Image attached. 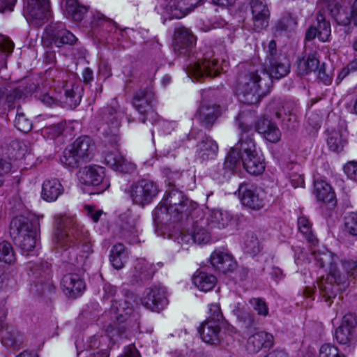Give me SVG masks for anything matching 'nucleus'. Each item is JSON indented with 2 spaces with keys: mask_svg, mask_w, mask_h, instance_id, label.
I'll return each instance as SVG.
<instances>
[{
  "mask_svg": "<svg viewBox=\"0 0 357 357\" xmlns=\"http://www.w3.org/2000/svg\"><path fill=\"white\" fill-rule=\"evenodd\" d=\"M238 190L243 205L253 210H259L264 206L266 194L261 188L241 183Z\"/></svg>",
  "mask_w": 357,
  "mask_h": 357,
  "instance_id": "nucleus-15",
  "label": "nucleus"
},
{
  "mask_svg": "<svg viewBox=\"0 0 357 357\" xmlns=\"http://www.w3.org/2000/svg\"><path fill=\"white\" fill-rule=\"evenodd\" d=\"M253 29L259 32L268 25L269 10L263 0H252Z\"/></svg>",
  "mask_w": 357,
  "mask_h": 357,
  "instance_id": "nucleus-24",
  "label": "nucleus"
},
{
  "mask_svg": "<svg viewBox=\"0 0 357 357\" xmlns=\"http://www.w3.org/2000/svg\"><path fill=\"white\" fill-rule=\"evenodd\" d=\"M119 219L121 237L127 239L130 243L138 242L139 215L128 208L119 215Z\"/></svg>",
  "mask_w": 357,
  "mask_h": 357,
  "instance_id": "nucleus-12",
  "label": "nucleus"
},
{
  "mask_svg": "<svg viewBox=\"0 0 357 357\" xmlns=\"http://www.w3.org/2000/svg\"><path fill=\"white\" fill-rule=\"evenodd\" d=\"M211 51H206L202 58L189 65L188 74L195 79L215 77L220 73V64L217 59L213 58Z\"/></svg>",
  "mask_w": 357,
  "mask_h": 357,
  "instance_id": "nucleus-10",
  "label": "nucleus"
},
{
  "mask_svg": "<svg viewBox=\"0 0 357 357\" xmlns=\"http://www.w3.org/2000/svg\"><path fill=\"white\" fill-rule=\"evenodd\" d=\"M297 224L300 232L308 242L312 244L317 242V239L312 231V223L306 216L301 215L298 217Z\"/></svg>",
  "mask_w": 357,
  "mask_h": 357,
  "instance_id": "nucleus-46",
  "label": "nucleus"
},
{
  "mask_svg": "<svg viewBox=\"0 0 357 357\" xmlns=\"http://www.w3.org/2000/svg\"><path fill=\"white\" fill-rule=\"evenodd\" d=\"M192 281L200 291L207 292L214 288L217 279L213 274L202 270H197L194 273Z\"/></svg>",
  "mask_w": 357,
  "mask_h": 357,
  "instance_id": "nucleus-38",
  "label": "nucleus"
},
{
  "mask_svg": "<svg viewBox=\"0 0 357 357\" xmlns=\"http://www.w3.org/2000/svg\"><path fill=\"white\" fill-rule=\"evenodd\" d=\"M79 174L81 177L89 178H105L107 176L105 168L97 165L85 166L79 171Z\"/></svg>",
  "mask_w": 357,
  "mask_h": 357,
  "instance_id": "nucleus-48",
  "label": "nucleus"
},
{
  "mask_svg": "<svg viewBox=\"0 0 357 357\" xmlns=\"http://www.w3.org/2000/svg\"><path fill=\"white\" fill-rule=\"evenodd\" d=\"M266 68L268 69V72L266 73L270 76L271 82L273 78L279 79L289 73V63L284 56L270 61Z\"/></svg>",
  "mask_w": 357,
  "mask_h": 357,
  "instance_id": "nucleus-33",
  "label": "nucleus"
},
{
  "mask_svg": "<svg viewBox=\"0 0 357 357\" xmlns=\"http://www.w3.org/2000/svg\"><path fill=\"white\" fill-rule=\"evenodd\" d=\"M167 11L169 15L176 19L185 17L194 10L199 0H166Z\"/></svg>",
  "mask_w": 357,
  "mask_h": 357,
  "instance_id": "nucleus-27",
  "label": "nucleus"
},
{
  "mask_svg": "<svg viewBox=\"0 0 357 357\" xmlns=\"http://www.w3.org/2000/svg\"><path fill=\"white\" fill-rule=\"evenodd\" d=\"M218 146L213 139L205 137L197 146V156L202 161L213 160L217 155Z\"/></svg>",
  "mask_w": 357,
  "mask_h": 357,
  "instance_id": "nucleus-32",
  "label": "nucleus"
},
{
  "mask_svg": "<svg viewBox=\"0 0 357 357\" xmlns=\"http://www.w3.org/2000/svg\"><path fill=\"white\" fill-rule=\"evenodd\" d=\"M126 113L124 109H120L115 106L107 107L102 110V132L106 136L111 135L116 139L120 119Z\"/></svg>",
  "mask_w": 357,
  "mask_h": 357,
  "instance_id": "nucleus-16",
  "label": "nucleus"
},
{
  "mask_svg": "<svg viewBox=\"0 0 357 357\" xmlns=\"http://www.w3.org/2000/svg\"><path fill=\"white\" fill-rule=\"evenodd\" d=\"M319 357H346L340 354L338 349L331 344H323L319 349Z\"/></svg>",
  "mask_w": 357,
  "mask_h": 357,
  "instance_id": "nucleus-55",
  "label": "nucleus"
},
{
  "mask_svg": "<svg viewBox=\"0 0 357 357\" xmlns=\"http://www.w3.org/2000/svg\"><path fill=\"white\" fill-rule=\"evenodd\" d=\"M63 192L59 180H45L42 185L41 197L47 202L55 201Z\"/></svg>",
  "mask_w": 357,
  "mask_h": 357,
  "instance_id": "nucleus-40",
  "label": "nucleus"
},
{
  "mask_svg": "<svg viewBox=\"0 0 357 357\" xmlns=\"http://www.w3.org/2000/svg\"><path fill=\"white\" fill-rule=\"evenodd\" d=\"M65 123H57L45 128V132L50 137L54 138L61 135L64 130Z\"/></svg>",
  "mask_w": 357,
  "mask_h": 357,
  "instance_id": "nucleus-61",
  "label": "nucleus"
},
{
  "mask_svg": "<svg viewBox=\"0 0 357 357\" xmlns=\"http://www.w3.org/2000/svg\"><path fill=\"white\" fill-rule=\"evenodd\" d=\"M317 79L326 86H328L332 83L333 75L331 71L326 69L324 63L318 70Z\"/></svg>",
  "mask_w": 357,
  "mask_h": 357,
  "instance_id": "nucleus-60",
  "label": "nucleus"
},
{
  "mask_svg": "<svg viewBox=\"0 0 357 357\" xmlns=\"http://www.w3.org/2000/svg\"><path fill=\"white\" fill-rule=\"evenodd\" d=\"M195 45V38L189 29L178 27L175 30L174 45L175 52L178 54H188L192 50Z\"/></svg>",
  "mask_w": 357,
  "mask_h": 357,
  "instance_id": "nucleus-23",
  "label": "nucleus"
},
{
  "mask_svg": "<svg viewBox=\"0 0 357 357\" xmlns=\"http://www.w3.org/2000/svg\"><path fill=\"white\" fill-rule=\"evenodd\" d=\"M47 36L52 40L54 44L60 47L63 45H73L77 41L75 35L66 29L62 22H56L50 25L46 29Z\"/></svg>",
  "mask_w": 357,
  "mask_h": 357,
  "instance_id": "nucleus-20",
  "label": "nucleus"
},
{
  "mask_svg": "<svg viewBox=\"0 0 357 357\" xmlns=\"http://www.w3.org/2000/svg\"><path fill=\"white\" fill-rule=\"evenodd\" d=\"M274 344L273 335L265 331H256L248 335L245 342V349L250 354H255L261 350L268 351Z\"/></svg>",
  "mask_w": 357,
  "mask_h": 357,
  "instance_id": "nucleus-14",
  "label": "nucleus"
},
{
  "mask_svg": "<svg viewBox=\"0 0 357 357\" xmlns=\"http://www.w3.org/2000/svg\"><path fill=\"white\" fill-rule=\"evenodd\" d=\"M341 326H344L349 329L353 331V329L357 326V318L351 313L346 314L342 319Z\"/></svg>",
  "mask_w": 357,
  "mask_h": 357,
  "instance_id": "nucleus-64",
  "label": "nucleus"
},
{
  "mask_svg": "<svg viewBox=\"0 0 357 357\" xmlns=\"http://www.w3.org/2000/svg\"><path fill=\"white\" fill-rule=\"evenodd\" d=\"M255 129L269 142L276 143L281 138L282 134L279 128L268 118H259L255 124Z\"/></svg>",
  "mask_w": 357,
  "mask_h": 357,
  "instance_id": "nucleus-26",
  "label": "nucleus"
},
{
  "mask_svg": "<svg viewBox=\"0 0 357 357\" xmlns=\"http://www.w3.org/2000/svg\"><path fill=\"white\" fill-rule=\"evenodd\" d=\"M38 240V233L29 234L26 236H17L13 239L14 244L18 247L23 255H29L34 250Z\"/></svg>",
  "mask_w": 357,
  "mask_h": 357,
  "instance_id": "nucleus-43",
  "label": "nucleus"
},
{
  "mask_svg": "<svg viewBox=\"0 0 357 357\" xmlns=\"http://www.w3.org/2000/svg\"><path fill=\"white\" fill-rule=\"evenodd\" d=\"M125 246L122 243L114 245L109 254V261L112 266L117 270L122 268L126 259Z\"/></svg>",
  "mask_w": 357,
  "mask_h": 357,
  "instance_id": "nucleus-45",
  "label": "nucleus"
},
{
  "mask_svg": "<svg viewBox=\"0 0 357 357\" xmlns=\"http://www.w3.org/2000/svg\"><path fill=\"white\" fill-rule=\"evenodd\" d=\"M264 50L266 53L265 60V66H268V63L282 57L278 54L277 45L274 40L269 41L267 47H264Z\"/></svg>",
  "mask_w": 357,
  "mask_h": 357,
  "instance_id": "nucleus-57",
  "label": "nucleus"
},
{
  "mask_svg": "<svg viewBox=\"0 0 357 357\" xmlns=\"http://www.w3.org/2000/svg\"><path fill=\"white\" fill-rule=\"evenodd\" d=\"M14 124L15 128L22 132H28L32 128L31 121L26 116L20 107L17 109Z\"/></svg>",
  "mask_w": 357,
  "mask_h": 357,
  "instance_id": "nucleus-50",
  "label": "nucleus"
},
{
  "mask_svg": "<svg viewBox=\"0 0 357 357\" xmlns=\"http://www.w3.org/2000/svg\"><path fill=\"white\" fill-rule=\"evenodd\" d=\"M250 305L259 316L266 317L269 314V308L266 301L260 298H252L249 301Z\"/></svg>",
  "mask_w": 357,
  "mask_h": 357,
  "instance_id": "nucleus-52",
  "label": "nucleus"
},
{
  "mask_svg": "<svg viewBox=\"0 0 357 357\" xmlns=\"http://www.w3.org/2000/svg\"><path fill=\"white\" fill-rule=\"evenodd\" d=\"M317 25L315 27L318 32V38L321 42H326L331 33V24L321 13L317 15Z\"/></svg>",
  "mask_w": 357,
  "mask_h": 357,
  "instance_id": "nucleus-47",
  "label": "nucleus"
},
{
  "mask_svg": "<svg viewBox=\"0 0 357 357\" xmlns=\"http://www.w3.org/2000/svg\"><path fill=\"white\" fill-rule=\"evenodd\" d=\"M204 219L207 220L209 227L213 229H222L227 227L232 219L230 213L221 209H213L205 213Z\"/></svg>",
  "mask_w": 357,
  "mask_h": 357,
  "instance_id": "nucleus-30",
  "label": "nucleus"
},
{
  "mask_svg": "<svg viewBox=\"0 0 357 357\" xmlns=\"http://www.w3.org/2000/svg\"><path fill=\"white\" fill-rule=\"evenodd\" d=\"M282 110L276 112L275 116L278 119H282L284 123L288 127L294 128L297 126V116L292 112H289V114H284L282 116Z\"/></svg>",
  "mask_w": 357,
  "mask_h": 357,
  "instance_id": "nucleus-56",
  "label": "nucleus"
},
{
  "mask_svg": "<svg viewBox=\"0 0 357 357\" xmlns=\"http://www.w3.org/2000/svg\"><path fill=\"white\" fill-rule=\"evenodd\" d=\"M111 310L116 319L118 335L127 337L131 331H137L139 328V315L133 309L130 298L113 301Z\"/></svg>",
  "mask_w": 357,
  "mask_h": 357,
  "instance_id": "nucleus-7",
  "label": "nucleus"
},
{
  "mask_svg": "<svg viewBox=\"0 0 357 357\" xmlns=\"http://www.w3.org/2000/svg\"><path fill=\"white\" fill-rule=\"evenodd\" d=\"M243 250L252 256H256L261 250L260 244L256 235L248 234L244 240Z\"/></svg>",
  "mask_w": 357,
  "mask_h": 357,
  "instance_id": "nucleus-49",
  "label": "nucleus"
},
{
  "mask_svg": "<svg viewBox=\"0 0 357 357\" xmlns=\"http://www.w3.org/2000/svg\"><path fill=\"white\" fill-rule=\"evenodd\" d=\"M210 263L215 271L224 274L234 271L237 266L231 254L222 248L215 249L211 253Z\"/></svg>",
  "mask_w": 357,
  "mask_h": 357,
  "instance_id": "nucleus-19",
  "label": "nucleus"
},
{
  "mask_svg": "<svg viewBox=\"0 0 357 357\" xmlns=\"http://www.w3.org/2000/svg\"><path fill=\"white\" fill-rule=\"evenodd\" d=\"M142 305L151 311H159L168 305L167 291L162 287L150 288L141 299Z\"/></svg>",
  "mask_w": 357,
  "mask_h": 357,
  "instance_id": "nucleus-18",
  "label": "nucleus"
},
{
  "mask_svg": "<svg viewBox=\"0 0 357 357\" xmlns=\"http://www.w3.org/2000/svg\"><path fill=\"white\" fill-rule=\"evenodd\" d=\"M343 268L351 276H357V261L347 259L342 261Z\"/></svg>",
  "mask_w": 357,
  "mask_h": 357,
  "instance_id": "nucleus-63",
  "label": "nucleus"
},
{
  "mask_svg": "<svg viewBox=\"0 0 357 357\" xmlns=\"http://www.w3.org/2000/svg\"><path fill=\"white\" fill-rule=\"evenodd\" d=\"M83 95L82 86L73 80H68L56 86L51 93L41 94L38 99L47 106L56 103L74 109L79 105Z\"/></svg>",
  "mask_w": 357,
  "mask_h": 357,
  "instance_id": "nucleus-6",
  "label": "nucleus"
},
{
  "mask_svg": "<svg viewBox=\"0 0 357 357\" xmlns=\"http://www.w3.org/2000/svg\"><path fill=\"white\" fill-rule=\"evenodd\" d=\"M347 143V132L342 130H333L327 139L328 148L334 152H340Z\"/></svg>",
  "mask_w": 357,
  "mask_h": 357,
  "instance_id": "nucleus-42",
  "label": "nucleus"
},
{
  "mask_svg": "<svg viewBox=\"0 0 357 357\" xmlns=\"http://www.w3.org/2000/svg\"><path fill=\"white\" fill-rule=\"evenodd\" d=\"M241 160L244 169L252 176H259L265 169L264 162L258 152L250 156H241Z\"/></svg>",
  "mask_w": 357,
  "mask_h": 357,
  "instance_id": "nucleus-34",
  "label": "nucleus"
},
{
  "mask_svg": "<svg viewBox=\"0 0 357 357\" xmlns=\"http://www.w3.org/2000/svg\"><path fill=\"white\" fill-rule=\"evenodd\" d=\"M344 230L349 234L357 236V213H350L344 218Z\"/></svg>",
  "mask_w": 357,
  "mask_h": 357,
  "instance_id": "nucleus-53",
  "label": "nucleus"
},
{
  "mask_svg": "<svg viewBox=\"0 0 357 357\" xmlns=\"http://www.w3.org/2000/svg\"><path fill=\"white\" fill-rule=\"evenodd\" d=\"M208 313L209 317L207 321H214L220 324V321L223 318L220 306L218 303H211L208 305Z\"/></svg>",
  "mask_w": 357,
  "mask_h": 357,
  "instance_id": "nucleus-59",
  "label": "nucleus"
},
{
  "mask_svg": "<svg viewBox=\"0 0 357 357\" xmlns=\"http://www.w3.org/2000/svg\"><path fill=\"white\" fill-rule=\"evenodd\" d=\"M192 227L190 231L192 233L195 243L206 244L211 241V231L207 220L204 219V211L197 210L195 215L191 217Z\"/></svg>",
  "mask_w": 357,
  "mask_h": 357,
  "instance_id": "nucleus-17",
  "label": "nucleus"
},
{
  "mask_svg": "<svg viewBox=\"0 0 357 357\" xmlns=\"http://www.w3.org/2000/svg\"><path fill=\"white\" fill-rule=\"evenodd\" d=\"M109 186L108 180H84L80 184L82 192L89 195L102 193Z\"/></svg>",
  "mask_w": 357,
  "mask_h": 357,
  "instance_id": "nucleus-44",
  "label": "nucleus"
},
{
  "mask_svg": "<svg viewBox=\"0 0 357 357\" xmlns=\"http://www.w3.org/2000/svg\"><path fill=\"white\" fill-rule=\"evenodd\" d=\"M38 220L24 215H17L13 218L10 224V235L13 239L17 236H26L29 234L38 233Z\"/></svg>",
  "mask_w": 357,
  "mask_h": 357,
  "instance_id": "nucleus-13",
  "label": "nucleus"
},
{
  "mask_svg": "<svg viewBox=\"0 0 357 357\" xmlns=\"http://www.w3.org/2000/svg\"><path fill=\"white\" fill-rule=\"evenodd\" d=\"M65 14L75 22H80L87 11V8L80 5L77 0H63Z\"/></svg>",
  "mask_w": 357,
  "mask_h": 357,
  "instance_id": "nucleus-41",
  "label": "nucleus"
},
{
  "mask_svg": "<svg viewBox=\"0 0 357 357\" xmlns=\"http://www.w3.org/2000/svg\"><path fill=\"white\" fill-rule=\"evenodd\" d=\"M31 93L30 91H26L24 88H17L13 89L6 96V101L8 104H13L15 100H20L23 97L27 96L28 93Z\"/></svg>",
  "mask_w": 357,
  "mask_h": 357,
  "instance_id": "nucleus-58",
  "label": "nucleus"
},
{
  "mask_svg": "<svg viewBox=\"0 0 357 357\" xmlns=\"http://www.w3.org/2000/svg\"><path fill=\"white\" fill-rule=\"evenodd\" d=\"M314 194L318 201L330 203L335 197V192L331 185L326 180H314Z\"/></svg>",
  "mask_w": 357,
  "mask_h": 357,
  "instance_id": "nucleus-37",
  "label": "nucleus"
},
{
  "mask_svg": "<svg viewBox=\"0 0 357 357\" xmlns=\"http://www.w3.org/2000/svg\"><path fill=\"white\" fill-rule=\"evenodd\" d=\"M271 86V77L264 68L249 65L237 76L235 94L241 103L256 105L270 92Z\"/></svg>",
  "mask_w": 357,
  "mask_h": 357,
  "instance_id": "nucleus-1",
  "label": "nucleus"
},
{
  "mask_svg": "<svg viewBox=\"0 0 357 357\" xmlns=\"http://www.w3.org/2000/svg\"><path fill=\"white\" fill-rule=\"evenodd\" d=\"M57 244L65 251L71 249L69 254L75 255L69 257L68 262L74 266L81 265L88 254L90 245L88 243V231L84 227L76 222L66 229H57L55 233Z\"/></svg>",
  "mask_w": 357,
  "mask_h": 357,
  "instance_id": "nucleus-4",
  "label": "nucleus"
},
{
  "mask_svg": "<svg viewBox=\"0 0 357 357\" xmlns=\"http://www.w3.org/2000/svg\"><path fill=\"white\" fill-rule=\"evenodd\" d=\"M201 210L198 204L190 199L182 191L172 189L167 192L155 208V218L177 222L184 217H192L195 211Z\"/></svg>",
  "mask_w": 357,
  "mask_h": 357,
  "instance_id": "nucleus-3",
  "label": "nucleus"
},
{
  "mask_svg": "<svg viewBox=\"0 0 357 357\" xmlns=\"http://www.w3.org/2000/svg\"><path fill=\"white\" fill-rule=\"evenodd\" d=\"M15 261V255L10 243L3 241L0 243V261L12 264Z\"/></svg>",
  "mask_w": 357,
  "mask_h": 357,
  "instance_id": "nucleus-51",
  "label": "nucleus"
},
{
  "mask_svg": "<svg viewBox=\"0 0 357 357\" xmlns=\"http://www.w3.org/2000/svg\"><path fill=\"white\" fill-rule=\"evenodd\" d=\"M254 114L250 112L248 115L245 109H241L237 116L238 128L241 130V137L235 147L228 153L223 164V177L230 178L232 176L241 177V156H250L257 153L256 144L252 137L251 121Z\"/></svg>",
  "mask_w": 357,
  "mask_h": 357,
  "instance_id": "nucleus-2",
  "label": "nucleus"
},
{
  "mask_svg": "<svg viewBox=\"0 0 357 357\" xmlns=\"http://www.w3.org/2000/svg\"><path fill=\"white\" fill-rule=\"evenodd\" d=\"M220 115V107L214 104L202 102L196 117L199 123L206 128H210Z\"/></svg>",
  "mask_w": 357,
  "mask_h": 357,
  "instance_id": "nucleus-29",
  "label": "nucleus"
},
{
  "mask_svg": "<svg viewBox=\"0 0 357 357\" xmlns=\"http://www.w3.org/2000/svg\"><path fill=\"white\" fill-rule=\"evenodd\" d=\"M64 294L70 298H76L81 296L86 288L85 282L82 277L76 273L65 275L61 282Z\"/></svg>",
  "mask_w": 357,
  "mask_h": 357,
  "instance_id": "nucleus-22",
  "label": "nucleus"
},
{
  "mask_svg": "<svg viewBox=\"0 0 357 357\" xmlns=\"http://www.w3.org/2000/svg\"><path fill=\"white\" fill-rule=\"evenodd\" d=\"M105 161L117 172H128L130 169H134L133 165L128 162L117 150L108 152L105 157Z\"/></svg>",
  "mask_w": 357,
  "mask_h": 357,
  "instance_id": "nucleus-35",
  "label": "nucleus"
},
{
  "mask_svg": "<svg viewBox=\"0 0 357 357\" xmlns=\"http://www.w3.org/2000/svg\"><path fill=\"white\" fill-rule=\"evenodd\" d=\"M95 151V142L90 137H79L65 149L61 162L67 167H77L80 163L91 160Z\"/></svg>",
  "mask_w": 357,
  "mask_h": 357,
  "instance_id": "nucleus-8",
  "label": "nucleus"
},
{
  "mask_svg": "<svg viewBox=\"0 0 357 357\" xmlns=\"http://www.w3.org/2000/svg\"><path fill=\"white\" fill-rule=\"evenodd\" d=\"M343 170L348 178H357V161L347 162L344 165Z\"/></svg>",
  "mask_w": 357,
  "mask_h": 357,
  "instance_id": "nucleus-62",
  "label": "nucleus"
},
{
  "mask_svg": "<svg viewBox=\"0 0 357 357\" xmlns=\"http://www.w3.org/2000/svg\"><path fill=\"white\" fill-rule=\"evenodd\" d=\"M24 14L26 20L35 26H40L51 15L49 0H27Z\"/></svg>",
  "mask_w": 357,
  "mask_h": 357,
  "instance_id": "nucleus-11",
  "label": "nucleus"
},
{
  "mask_svg": "<svg viewBox=\"0 0 357 357\" xmlns=\"http://www.w3.org/2000/svg\"><path fill=\"white\" fill-rule=\"evenodd\" d=\"M315 264L317 266L328 271L326 278H322L318 283L319 289L324 297L327 299L335 298L341 285H347V279L341 276L337 264L338 257L328 250L314 252Z\"/></svg>",
  "mask_w": 357,
  "mask_h": 357,
  "instance_id": "nucleus-5",
  "label": "nucleus"
},
{
  "mask_svg": "<svg viewBox=\"0 0 357 357\" xmlns=\"http://www.w3.org/2000/svg\"><path fill=\"white\" fill-rule=\"evenodd\" d=\"M108 337L105 335H94L89 337L86 343L88 350L99 349L96 353L92 354L89 357H109L108 351L104 349L107 347Z\"/></svg>",
  "mask_w": 357,
  "mask_h": 357,
  "instance_id": "nucleus-36",
  "label": "nucleus"
},
{
  "mask_svg": "<svg viewBox=\"0 0 357 357\" xmlns=\"http://www.w3.org/2000/svg\"><path fill=\"white\" fill-rule=\"evenodd\" d=\"M154 100L155 95L151 90L140 89L134 95L132 105L139 114L145 115L151 111Z\"/></svg>",
  "mask_w": 357,
  "mask_h": 357,
  "instance_id": "nucleus-31",
  "label": "nucleus"
},
{
  "mask_svg": "<svg viewBox=\"0 0 357 357\" xmlns=\"http://www.w3.org/2000/svg\"><path fill=\"white\" fill-rule=\"evenodd\" d=\"M319 60L318 53L315 50H310L305 52V56L299 59L298 68L302 75H307L311 72L319 70Z\"/></svg>",
  "mask_w": 357,
  "mask_h": 357,
  "instance_id": "nucleus-39",
  "label": "nucleus"
},
{
  "mask_svg": "<svg viewBox=\"0 0 357 357\" xmlns=\"http://www.w3.org/2000/svg\"><path fill=\"white\" fill-rule=\"evenodd\" d=\"M155 271V266L153 264L148 262L144 259H137L133 270L130 272V282L133 284H144L152 279Z\"/></svg>",
  "mask_w": 357,
  "mask_h": 357,
  "instance_id": "nucleus-21",
  "label": "nucleus"
},
{
  "mask_svg": "<svg viewBox=\"0 0 357 357\" xmlns=\"http://www.w3.org/2000/svg\"><path fill=\"white\" fill-rule=\"evenodd\" d=\"M352 331L344 326H339L335 332V337L341 344H349L352 340Z\"/></svg>",
  "mask_w": 357,
  "mask_h": 357,
  "instance_id": "nucleus-54",
  "label": "nucleus"
},
{
  "mask_svg": "<svg viewBox=\"0 0 357 357\" xmlns=\"http://www.w3.org/2000/svg\"><path fill=\"white\" fill-rule=\"evenodd\" d=\"M319 4L327 10L337 24L347 26L351 22L349 9L342 7L336 0H320Z\"/></svg>",
  "mask_w": 357,
  "mask_h": 357,
  "instance_id": "nucleus-25",
  "label": "nucleus"
},
{
  "mask_svg": "<svg viewBox=\"0 0 357 357\" xmlns=\"http://www.w3.org/2000/svg\"><path fill=\"white\" fill-rule=\"evenodd\" d=\"M121 188L130 195L135 204L141 206L150 204L159 192L153 180H128L126 188Z\"/></svg>",
  "mask_w": 357,
  "mask_h": 357,
  "instance_id": "nucleus-9",
  "label": "nucleus"
},
{
  "mask_svg": "<svg viewBox=\"0 0 357 357\" xmlns=\"http://www.w3.org/2000/svg\"><path fill=\"white\" fill-rule=\"evenodd\" d=\"M202 340L208 344H217L220 342L221 333L220 324L214 321H205L197 328Z\"/></svg>",
  "mask_w": 357,
  "mask_h": 357,
  "instance_id": "nucleus-28",
  "label": "nucleus"
}]
</instances>
